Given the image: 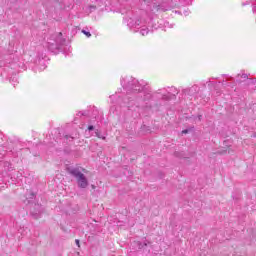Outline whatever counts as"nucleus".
<instances>
[{"label":"nucleus","instance_id":"obj_21","mask_svg":"<svg viewBox=\"0 0 256 256\" xmlns=\"http://www.w3.org/2000/svg\"><path fill=\"white\" fill-rule=\"evenodd\" d=\"M158 9H161L160 6H158Z\"/></svg>","mask_w":256,"mask_h":256},{"label":"nucleus","instance_id":"obj_19","mask_svg":"<svg viewBox=\"0 0 256 256\" xmlns=\"http://www.w3.org/2000/svg\"><path fill=\"white\" fill-rule=\"evenodd\" d=\"M144 246L147 247V242H144Z\"/></svg>","mask_w":256,"mask_h":256},{"label":"nucleus","instance_id":"obj_12","mask_svg":"<svg viewBox=\"0 0 256 256\" xmlns=\"http://www.w3.org/2000/svg\"><path fill=\"white\" fill-rule=\"evenodd\" d=\"M145 99H151V94H150V93H147V94L145 95Z\"/></svg>","mask_w":256,"mask_h":256},{"label":"nucleus","instance_id":"obj_13","mask_svg":"<svg viewBox=\"0 0 256 256\" xmlns=\"http://www.w3.org/2000/svg\"><path fill=\"white\" fill-rule=\"evenodd\" d=\"M182 133L187 134V133H189V130L185 129V130L182 131Z\"/></svg>","mask_w":256,"mask_h":256},{"label":"nucleus","instance_id":"obj_2","mask_svg":"<svg viewBox=\"0 0 256 256\" xmlns=\"http://www.w3.org/2000/svg\"><path fill=\"white\" fill-rule=\"evenodd\" d=\"M65 43V40L63 39V33L59 32L58 34H52L50 38L48 39V49L52 53H55Z\"/></svg>","mask_w":256,"mask_h":256},{"label":"nucleus","instance_id":"obj_9","mask_svg":"<svg viewBox=\"0 0 256 256\" xmlns=\"http://www.w3.org/2000/svg\"><path fill=\"white\" fill-rule=\"evenodd\" d=\"M82 33H83L84 35H86V37H91V32H89V31L82 30Z\"/></svg>","mask_w":256,"mask_h":256},{"label":"nucleus","instance_id":"obj_17","mask_svg":"<svg viewBox=\"0 0 256 256\" xmlns=\"http://www.w3.org/2000/svg\"><path fill=\"white\" fill-rule=\"evenodd\" d=\"M201 117H202L201 115L198 116L199 121H201Z\"/></svg>","mask_w":256,"mask_h":256},{"label":"nucleus","instance_id":"obj_11","mask_svg":"<svg viewBox=\"0 0 256 256\" xmlns=\"http://www.w3.org/2000/svg\"><path fill=\"white\" fill-rule=\"evenodd\" d=\"M242 79H249V76L247 74H242Z\"/></svg>","mask_w":256,"mask_h":256},{"label":"nucleus","instance_id":"obj_5","mask_svg":"<svg viewBox=\"0 0 256 256\" xmlns=\"http://www.w3.org/2000/svg\"><path fill=\"white\" fill-rule=\"evenodd\" d=\"M141 35L145 36V35H149V28H142L140 30Z\"/></svg>","mask_w":256,"mask_h":256},{"label":"nucleus","instance_id":"obj_7","mask_svg":"<svg viewBox=\"0 0 256 256\" xmlns=\"http://www.w3.org/2000/svg\"><path fill=\"white\" fill-rule=\"evenodd\" d=\"M96 137H98L99 139H105V137L101 136V133H99L98 130L95 131Z\"/></svg>","mask_w":256,"mask_h":256},{"label":"nucleus","instance_id":"obj_8","mask_svg":"<svg viewBox=\"0 0 256 256\" xmlns=\"http://www.w3.org/2000/svg\"><path fill=\"white\" fill-rule=\"evenodd\" d=\"M141 19L140 18H138L136 21H135V27H139V25H141Z\"/></svg>","mask_w":256,"mask_h":256},{"label":"nucleus","instance_id":"obj_1","mask_svg":"<svg viewBox=\"0 0 256 256\" xmlns=\"http://www.w3.org/2000/svg\"><path fill=\"white\" fill-rule=\"evenodd\" d=\"M66 171L77 180V185L80 189H87L89 187V180H87V177L81 172L79 167H68Z\"/></svg>","mask_w":256,"mask_h":256},{"label":"nucleus","instance_id":"obj_15","mask_svg":"<svg viewBox=\"0 0 256 256\" xmlns=\"http://www.w3.org/2000/svg\"><path fill=\"white\" fill-rule=\"evenodd\" d=\"M76 245L79 247V239L75 240Z\"/></svg>","mask_w":256,"mask_h":256},{"label":"nucleus","instance_id":"obj_10","mask_svg":"<svg viewBox=\"0 0 256 256\" xmlns=\"http://www.w3.org/2000/svg\"><path fill=\"white\" fill-rule=\"evenodd\" d=\"M95 127L93 125L88 126V131H93Z\"/></svg>","mask_w":256,"mask_h":256},{"label":"nucleus","instance_id":"obj_18","mask_svg":"<svg viewBox=\"0 0 256 256\" xmlns=\"http://www.w3.org/2000/svg\"><path fill=\"white\" fill-rule=\"evenodd\" d=\"M163 99H169V98H167L165 95L163 96Z\"/></svg>","mask_w":256,"mask_h":256},{"label":"nucleus","instance_id":"obj_6","mask_svg":"<svg viewBox=\"0 0 256 256\" xmlns=\"http://www.w3.org/2000/svg\"><path fill=\"white\" fill-rule=\"evenodd\" d=\"M32 215H33V217H35V218L37 219V218L40 217V215H41V210H39V211L36 212V213H33V212H32Z\"/></svg>","mask_w":256,"mask_h":256},{"label":"nucleus","instance_id":"obj_4","mask_svg":"<svg viewBox=\"0 0 256 256\" xmlns=\"http://www.w3.org/2000/svg\"><path fill=\"white\" fill-rule=\"evenodd\" d=\"M33 199H35V193L31 192L29 194V198H26L27 204L29 205V204L33 203Z\"/></svg>","mask_w":256,"mask_h":256},{"label":"nucleus","instance_id":"obj_3","mask_svg":"<svg viewBox=\"0 0 256 256\" xmlns=\"http://www.w3.org/2000/svg\"><path fill=\"white\" fill-rule=\"evenodd\" d=\"M128 89H131L134 93H141V91H147L146 84L137 79H132L131 81L128 82Z\"/></svg>","mask_w":256,"mask_h":256},{"label":"nucleus","instance_id":"obj_16","mask_svg":"<svg viewBox=\"0 0 256 256\" xmlns=\"http://www.w3.org/2000/svg\"><path fill=\"white\" fill-rule=\"evenodd\" d=\"M36 207H38L39 209H41V205H39V204H36Z\"/></svg>","mask_w":256,"mask_h":256},{"label":"nucleus","instance_id":"obj_20","mask_svg":"<svg viewBox=\"0 0 256 256\" xmlns=\"http://www.w3.org/2000/svg\"><path fill=\"white\" fill-rule=\"evenodd\" d=\"M92 189H95V185H92Z\"/></svg>","mask_w":256,"mask_h":256},{"label":"nucleus","instance_id":"obj_22","mask_svg":"<svg viewBox=\"0 0 256 256\" xmlns=\"http://www.w3.org/2000/svg\"><path fill=\"white\" fill-rule=\"evenodd\" d=\"M158 9H161L160 6H158Z\"/></svg>","mask_w":256,"mask_h":256},{"label":"nucleus","instance_id":"obj_14","mask_svg":"<svg viewBox=\"0 0 256 256\" xmlns=\"http://www.w3.org/2000/svg\"><path fill=\"white\" fill-rule=\"evenodd\" d=\"M79 115L85 116V115H87V113H85V112H79Z\"/></svg>","mask_w":256,"mask_h":256}]
</instances>
